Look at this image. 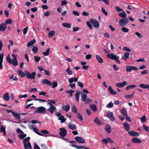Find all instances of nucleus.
I'll return each instance as SVG.
<instances>
[{"label": "nucleus", "instance_id": "nucleus-16", "mask_svg": "<svg viewBox=\"0 0 149 149\" xmlns=\"http://www.w3.org/2000/svg\"><path fill=\"white\" fill-rule=\"evenodd\" d=\"M12 114L17 120L19 121L20 120L21 117L19 114L16 113L15 112H13Z\"/></svg>", "mask_w": 149, "mask_h": 149}, {"label": "nucleus", "instance_id": "nucleus-32", "mask_svg": "<svg viewBox=\"0 0 149 149\" xmlns=\"http://www.w3.org/2000/svg\"><path fill=\"white\" fill-rule=\"evenodd\" d=\"M58 119L61 120V122L62 123L65 122L66 120V119L64 118L63 116H61L59 117Z\"/></svg>", "mask_w": 149, "mask_h": 149}, {"label": "nucleus", "instance_id": "nucleus-57", "mask_svg": "<svg viewBox=\"0 0 149 149\" xmlns=\"http://www.w3.org/2000/svg\"><path fill=\"white\" fill-rule=\"evenodd\" d=\"M134 94V93H133L132 94L130 95H127L125 96V97L127 99H129L132 97Z\"/></svg>", "mask_w": 149, "mask_h": 149}, {"label": "nucleus", "instance_id": "nucleus-12", "mask_svg": "<svg viewBox=\"0 0 149 149\" xmlns=\"http://www.w3.org/2000/svg\"><path fill=\"white\" fill-rule=\"evenodd\" d=\"M127 84V82L123 81L121 83H118L116 84V86L118 88H122L126 86Z\"/></svg>", "mask_w": 149, "mask_h": 149}, {"label": "nucleus", "instance_id": "nucleus-59", "mask_svg": "<svg viewBox=\"0 0 149 149\" xmlns=\"http://www.w3.org/2000/svg\"><path fill=\"white\" fill-rule=\"evenodd\" d=\"M77 117L78 119L80 120L81 121L83 120V118L82 115L79 113L77 114Z\"/></svg>", "mask_w": 149, "mask_h": 149}, {"label": "nucleus", "instance_id": "nucleus-36", "mask_svg": "<svg viewBox=\"0 0 149 149\" xmlns=\"http://www.w3.org/2000/svg\"><path fill=\"white\" fill-rule=\"evenodd\" d=\"M137 86L135 85H131L127 86L126 87V90H128L130 89H133L136 87Z\"/></svg>", "mask_w": 149, "mask_h": 149}, {"label": "nucleus", "instance_id": "nucleus-34", "mask_svg": "<svg viewBox=\"0 0 149 149\" xmlns=\"http://www.w3.org/2000/svg\"><path fill=\"white\" fill-rule=\"evenodd\" d=\"M17 73L22 77H24L26 76L25 72L24 73L21 70H19Z\"/></svg>", "mask_w": 149, "mask_h": 149}, {"label": "nucleus", "instance_id": "nucleus-19", "mask_svg": "<svg viewBox=\"0 0 149 149\" xmlns=\"http://www.w3.org/2000/svg\"><path fill=\"white\" fill-rule=\"evenodd\" d=\"M96 58L97 62L100 63H103V60L98 55H97L96 56Z\"/></svg>", "mask_w": 149, "mask_h": 149}, {"label": "nucleus", "instance_id": "nucleus-24", "mask_svg": "<svg viewBox=\"0 0 149 149\" xmlns=\"http://www.w3.org/2000/svg\"><path fill=\"white\" fill-rule=\"evenodd\" d=\"M123 125L126 131H128L130 130V126L129 124L127 123H123Z\"/></svg>", "mask_w": 149, "mask_h": 149}, {"label": "nucleus", "instance_id": "nucleus-46", "mask_svg": "<svg viewBox=\"0 0 149 149\" xmlns=\"http://www.w3.org/2000/svg\"><path fill=\"white\" fill-rule=\"evenodd\" d=\"M13 23L11 19H7L5 22V24H12Z\"/></svg>", "mask_w": 149, "mask_h": 149}, {"label": "nucleus", "instance_id": "nucleus-30", "mask_svg": "<svg viewBox=\"0 0 149 149\" xmlns=\"http://www.w3.org/2000/svg\"><path fill=\"white\" fill-rule=\"evenodd\" d=\"M139 86L141 88H148L149 90V85L146 84H140Z\"/></svg>", "mask_w": 149, "mask_h": 149}, {"label": "nucleus", "instance_id": "nucleus-5", "mask_svg": "<svg viewBox=\"0 0 149 149\" xmlns=\"http://www.w3.org/2000/svg\"><path fill=\"white\" fill-rule=\"evenodd\" d=\"M102 142L104 144L107 145L108 143H113V141L110 138H107L106 139H102Z\"/></svg>", "mask_w": 149, "mask_h": 149}, {"label": "nucleus", "instance_id": "nucleus-20", "mask_svg": "<svg viewBox=\"0 0 149 149\" xmlns=\"http://www.w3.org/2000/svg\"><path fill=\"white\" fill-rule=\"evenodd\" d=\"M47 110L51 114H52L54 111H56V108L55 107H50Z\"/></svg>", "mask_w": 149, "mask_h": 149}, {"label": "nucleus", "instance_id": "nucleus-25", "mask_svg": "<svg viewBox=\"0 0 149 149\" xmlns=\"http://www.w3.org/2000/svg\"><path fill=\"white\" fill-rule=\"evenodd\" d=\"M67 126L69 129L72 130H74L76 128V125L71 123L68 124Z\"/></svg>", "mask_w": 149, "mask_h": 149}, {"label": "nucleus", "instance_id": "nucleus-7", "mask_svg": "<svg viewBox=\"0 0 149 149\" xmlns=\"http://www.w3.org/2000/svg\"><path fill=\"white\" fill-rule=\"evenodd\" d=\"M46 109L43 107H40L37 108V110L35 111V113H44L45 112Z\"/></svg>", "mask_w": 149, "mask_h": 149}, {"label": "nucleus", "instance_id": "nucleus-49", "mask_svg": "<svg viewBox=\"0 0 149 149\" xmlns=\"http://www.w3.org/2000/svg\"><path fill=\"white\" fill-rule=\"evenodd\" d=\"M66 72L68 75H71L73 74L72 71L70 70L69 68H68L67 69Z\"/></svg>", "mask_w": 149, "mask_h": 149}, {"label": "nucleus", "instance_id": "nucleus-8", "mask_svg": "<svg viewBox=\"0 0 149 149\" xmlns=\"http://www.w3.org/2000/svg\"><path fill=\"white\" fill-rule=\"evenodd\" d=\"M60 132L59 134L62 137H65L67 133L66 130L63 128H60Z\"/></svg>", "mask_w": 149, "mask_h": 149}, {"label": "nucleus", "instance_id": "nucleus-60", "mask_svg": "<svg viewBox=\"0 0 149 149\" xmlns=\"http://www.w3.org/2000/svg\"><path fill=\"white\" fill-rule=\"evenodd\" d=\"M6 60L10 64L12 63V61L9 55L7 57Z\"/></svg>", "mask_w": 149, "mask_h": 149}, {"label": "nucleus", "instance_id": "nucleus-48", "mask_svg": "<svg viewBox=\"0 0 149 149\" xmlns=\"http://www.w3.org/2000/svg\"><path fill=\"white\" fill-rule=\"evenodd\" d=\"M14 65L16 66L18 65V62L17 60V59H12V63Z\"/></svg>", "mask_w": 149, "mask_h": 149}, {"label": "nucleus", "instance_id": "nucleus-13", "mask_svg": "<svg viewBox=\"0 0 149 149\" xmlns=\"http://www.w3.org/2000/svg\"><path fill=\"white\" fill-rule=\"evenodd\" d=\"M3 53L1 54L0 52V68L1 70L3 69L2 63H3Z\"/></svg>", "mask_w": 149, "mask_h": 149}, {"label": "nucleus", "instance_id": "nucleus-56", "mask_svg": "<svg viewBox=\"0 0 149 149\" xmlns=\"http://www.w3.org/2000/svg\"><path fill=\"white\" fill-rule=\"evenodd\" d=\"M26 136V134H22L19 135V137L21 139H22L25 137Z\"/></svg>", "mask_w": 149, "mask_h": 149}, {"label": "nucleus", "instance_id": "nucleus-21", "mask_svg": "<svg viewBox=\"0 0 149 149\" xmlns=\"http://www.w3.org/2000/svg\"><path fill=\"white\" fill-rule=\"evenodd\" d=\"M108 90L110 93L112 95H115L117 94V93L114 91L112 89V87L111 86H109L108 87Z\"/></svg>", "mask_w": 149, "mask_h": 149}, {"label": "nucleus", "instance_id": "nucleus-42", "mask_svg": "<svg viewBox=\"0 0 149 149\" xmlns=\"http://www.w3.org/2000/svg\"><path fill=\"white\" fill-rule=\"evenodd\" d=\"M70 146L77 149H84L85 148L84 146H78L74 144L70 145Z\"/></svg>", "mask_w": 149, "mask_h": 149}, {"label": "nucleus", "instance_id": "nucleus-39", "mask_svg": "<svg viewBox=\"0 0 149 149\" xmlns=\"http://www.w3.org/2000/svg\"><path fill=\"white\" fill-rule=\"evenodd\" d=\"M65 92L66 93L70 94V97H72V94L74 92V91L73 90H66Z\"/></svg>", "mask_w": 149, "mask_h": 149}, {"label": "nucleus", "instance_id": "nucleus-26", "mask_svg": "<svg viewBox=\"0 0 149 149\" xmlns=\"http://www.w3.org/2000/svg\"><path fill=\"white\" fill-rule=\"evenodd\" d=\"M91 109L94 112H95L97 110V108L96 106L94 104H91L90 106Z\"/></svg>", "mask_w": 149, "mask_h": 149}, {"label": "nucleus", "instance_id": "nucleus-31", "mask_svg": "<svg viewBox=\"0 0 149 149\" xmlns=\"http://www.w3.org/2000/svg\"><path fill=\"white\" fill-rule=\"evenodd\" d=\"M78 79L76 77H72L70 78L68 80V81L70 83H72V82H76L77 81Z\"/></svg>", "mask_w": 149, "mask_h": 149}, {"label": "nucleus", "instance_id": "nucleus-2", "mask_svg": "<svg viewBox=\"0 0 149 149\" xmlns=\"http://www.w3.org/2000/svg\"><path fill=\"white\" fill-rule=\"evenodd\" d=\"M129 20L127 18L121 19L119 21L120 25L121 26H126Z\"/></svg>", "mask_w": 149, "mask_h": 149}, {"label": "nucleus", "instance_id": "nucleus-14", "mask_svg": "<svg viewBox=\"0 0 149 149\" xmlns=\"http://www.w3.org/2000/svg\"><path fill=\"white\" fill-rule=\"evenodd\" d=\"M118 56H117L116 55L114 54L113 53L108 54L107 55V57L108 58H110L111 59L113 60H115L117 57Z\"/></svg>", "mask_w": 149, "mask_h": 149}, {"label": "nucleus", "instance_id": "nucleus-9", "mask_svg": "<svg viewBox=\"0 0 149 149\" xmlns=\"http://www.w3.org/2000/svg\"><path fill=\"white\" fill-rule=\"evenodd\" d=\"M47 84L49 85L52 88H55L58 85L56 82L53 81L52 82L48 80H47Z\"/></svg>", "mask_w": 149, "mask_h": 149}, {"label": "nucleus", "instance_id": "nucleus-17", "mask_svg": "<svg viewBox=\"0 0 149 149\" xmlns=\"http://www.w3.org/2000/svg\"><path fill=\"white\" fill-rule=\"evenodd\" d=\"M7 28V26L5 23H2L0 24V30L4 31Z\"/></svg>", "mask_w": 149, "mask_h": 149}, {"label": "nucleus", "instance_id": "nucleus-35", "mask_svg": "<svg viewBox=\"0 0 149 149\" xmlns=\"http://www.w3.org/2000/svg\"><path fill=\"white\" fill-rule=\"evenodd\" d=\"M36 42V40L35 39H33L30 42H29L27 44L28 47H29L31 46L32 45Z\"/></svg>", "mask_w": 149, "mask_h": 149}, {"label": "nucleus", "instance_id": "nucleus-58", "mask_svg": "<svg viewBox=\"0 0 149 149\" xmlns=\"http://www.w3.org/2000/svg\"><path fill=\"white\" fill-rule=\"evenodd\" d=\"M85 104L90 103H91V99L86 98L84 101Z\"/></svg>", "mask_w": 149, "mask_h": 149}, {"label": "nucleus", "instance_id": "nucleus-40", "mask_svg": "<svg viewBox=\"0 0 149 149\" xmlns=\"http://www.w3.org/2000/svg\"><path fill=\"white\" fill-rule=\"evenodd\" d=\"M121 113L124 116H125L127 114V112L125 108H123L121 110Z\"/></svg>", "mask_w": 149, "mask_h": 149}, {"label": "nucleus", "instance_id": "nucleus-52", "mask_svg": "<svg viewBox=\"0 0 149 149\" xmlns=\"http://www.w3.org/2000/svg\"><path fill=\"white\" fill-rule=\"evenodd\" d=\"M141 122L142 123H144L146 120V117L145 116H142L141 119Z\"/></svg>", "mask_w": 149, "mask_h": 149}, {"label": "nucleus", "instance_id": "nucleus-18", "mask_svg": "<svg viewBox=\"0 0 149 149\" xmlns=\"http://www.w3.org/2000/svg\"><path fill=\"white\" fill-rule=\"evenodd\" d=\"M132 141L134 143H141L142 142L141 140L136 137L133 138L132 139Z\"/></svg>", "mask_w": 149, "mask_h": 149}, {"label": "nucleus", "instance_id": "nucleus-37", "mask_svg": "<svg viewBox=\"0 0 149 149\" xmlns=\"http://www.w3.org/2000/svg\"><path fill=\"white\" fill-rule=\"evenodd\" d=\"M129 55L130 54L129 53L126 52L125 53L124 56L122 57L123 59L126 60L129 58Z\"/></svg>", "mask_w": 149, "mask_h": 149}, {"label": "nucleus", "instance_id": "nucleus-63", "mask_svg": "<svg viewBox=\"0 0 149 149\" xmlns=\"http://www.w3.org/2000/svg\"><path fill=\"white\" fill-rule=\"evenodd\" d=\"M1 130L2 131L4 134L6 135V130L5 128L2 126L1 127V129L0 130V131Z\"/></svg>", "mask_w": 149, "mask_h": 149}, {"label": "nucleus", "instance_id": "nucleus-22", "mask_svg": "<svg viewBox=\"0 0 149 149\" xmlns=\"http://www.w3.org/2000/svg\"><path fill=\"white\" fill-rule=\"evenodd\" d=\"M62 25L64 27L69 29L71 27L72 24L67 23H64L62 24Z\"/></svg>", "mask_w": 149, "mask_h": 149}, {"label": "nucleus", "instance_id": "nucleus-29", "mask_svg": "<svg viewBox=\"0 0 149 149\" xmlns=\"http://www.w3.org/2000/svg\"><path fill=\"white\" fill-rule=\"evenodd\" d=\"M76 99L78 102H79L80 97V92L78 90H77L76 91L75 94Z\"/></svg>", "mask_w": 149, "mask_h": 149}, {"label": "nucleus", "instance_id": "nucleus-10", "mask_svg": "<svg viewBox=\"0 0 149 149\" xmlns=\"http://www.w3.org/2000/svg\"><path fill=\"white\" fill-rule=\"evenodd\" d=\"M74 139L77 142L81 143H84L85 141L83 138L80 136H76L74 138Z\"/></svg>", "mask_w": 149, "mask_h": 149}, {"label": "nucleus", "instance_id": "nucleus-44", "mask_svg": "<svg viewBox=\"0 0 149 149\" xmlns=\"http://www.w3.org/2000/svg\"><path fill=\"white\" fill-rule=\"evenodd\" d=\"M55 33L56 32L55 31H52L49 32L48 33V36L50 37H52L55 35Z\"/></svg>", "mask_w": 149, "mask_h": 149}, {"label": "nucleus", "instance_id": "nucleus-45", "mask_svg": "<svg viewBox=\"0 0 149 149\" xmlns=\"http://www.w3.org/2000/svg\"><path fill=\"white\" fill-rule=\"evenodd\" d=\"M94 122L95 123L98 125H100L102 124V123L97 118H95V120H94Z\"/></svg>", "mask_w": 149, "mask_h": 149}, {"label": "nucleus", "instance_id": "nucleus-28", "mask_svg": "<svg viewBox=\"0 0 149 149\" xmlns=\"http://www.w3.org/2000/svg\"><path fill=\"white\" fill-rule=\"evenodd\" d=\"M70 108V105L69 104L67 105H64L62 107L63 110H65L66 112H68Z\"/></svg>", "mask_w": 149, "mask_h": 149}, {"label": "nucleus", "instance_id": "nucleus-53", "mask_svg": "<svg viewBox=\"0 0 149 149\" xmlns=\"http://www.w3.org/2000/svg\"><path fill=\"white\" fill-rule=\"evenodd\" d=\"M135 35H136L139 38H142L143 36L141 34L139 33L136 32L135 33Z\"/></svg>", "mask_w": 149, "mask_h": 149}, {"label": "nucleus", "instance_id": "nucleus-54", "mask_svg": "<svg viewBox=\"0 0 149 149\" xmlns=\"http://www.w3.org/2000/svg\"><path fill=\"white\" fill-rule=\"evenodd\" d=\"M28 27H26L23 29V33L24 35H25L28 31Z\"/></svg>", "mask_w": 149, "mask_h": 149}, {"label": "nucleus", "instance_id": "nucleus-47", "mask_svg": "<svg viewBox=\"0 0 149 149\" xmlns=\"http://www.w3.org/2000/svg\"><path fill=\"white\" fill-rule=\"evenodd\" d=\"M121 30L123 32L125 33L128 32L129 31L128 29L124 27H122Z\"/></svg>", "mask_w": 149, "mask_h": 149}, {"label": "nucleus", "instance_id": "nucleus-6", "mask_svg": "<svg viewBox=\"0 0 149 149\" xmlns=\"http://www.w3.org/2000/svg\"><path fill=\"white\" fill-rule=\"evenodd\" d=\"M138 68L135 66H132L127 65L126 66V70L127 72H131L132 70H137Z\"/></svg>", "mask_w": 149, "mask_h": 149}, {"label": "nucleus", "instance_id": "nucleus-23", "mask_svg": "<svg viewBox=\"0 0 149 149\" xmlns=\"http://www.w3.org/2000/svg\"><path fill=\"white\" fill-rule=\"evenodd\" d=\"M122 13H120L118 14V15L121 17L123 18V19L126 18L127 17V14L125 13V12L123 10Z\"/></svg>", "mask_w": 149, "mask_h": 149}, {"label": "nucleus", "instance_id": "nucleus-38", "mask_svg": "<svg viewBox=\"0 0 149 149\" xmlns=\"http://www.w3.org/2000/svg\"><path fill=\"white\" fill-rule=\"evenodd\" d=\"M33 131L38 135L42 136L43 135L42 134L38 132V130L37 127H33Z\"/></svg>", "mask_w": 149, "mask_h": 149}, {"label": "nucleus", "instance_id": "nucleus-41", "mask_svg": "<svg viewBox=\"0 0 149 149\" xmlns=\"http://www.w3.org/2000/svg\"><path fill=\"white\" fill-rule=\"evenodd\" d=\"M87 95L84 93H82L81 95V100L82 101H84L86 98Z\"/></svg>", "mask_w": 149, "mask_h": 149}, {"label": "nucleus", "instance_id": "nucleus-15", "mask_svg": "<svg viewBox=\"0 0 149 149\" xmlns=\"http://www.w3.org/2000/svg\"><path fill=\"white\" fill-rule=\"evenodd\" d=\"M128 134L130 135L133 136H138L139 135V134L138 132L132 131H129Z\"/></svg>", "mask_w": 149, "mask_h": 149}, {"label": "nucleus", "instance_id": "nucleus-55", "mask_svg": "<svg viewBox=\"0 0 149 149\" xmlns=\"http://www.w3.org/2000/svg\"><path fill=\"white\" fill-rule=\"evenodd\" d=\"M34 58L35 61L36 62H39L40 59V57L38 56H34Z\"/></svg>", "mask_w": 149, "mask_h": 149}, {"label": "nucleus", "instance_id": "nucleus-27", "mask_svg": "<svg viewBox=\"0 0 149 149\" xmlns=\"http://www.w3.org/2000/svg\"><path fill=\"white\" fill-rule=\"evenodd\" d=\"M3 97L4 100L6 101H8L9 99L8 93H7L4 94L3 96Z\"/></svg>", "mask_w": 149, "mask_h": 149}, {"label": "nucleus", "instance_id": "nucleus-61", "mask_svg": "<svg viewBox=\"0 0 149 149\" xmlns=\"http://www.w3.org/2000/svg\"><path fill=\"white\" fill-rule=\"evenodd\" d=\"M37 88H30L29 90V92H36L37 91Z\"/></svg>", "mask_w": 149, "mask_h": 149}, {"label": "nucleus", "instance_id": "nucleus-50", "mask_svg": "<svg viewBox=\"0 0 149 149\" xmlns=\"http://www.w3.org/2000/svg\"><path fill=\"white\" fill-rule=\"evenodd\" d=\"M72 111L74 113H77V110L76 107L74 106L72 107Z\"/></svg>", "mask_w": 149, "mask_h": 149}, {"label": "nucleus", "instance_id": "nucleus-43", "mask_svg": "<svg viewBox=\"0 0 149 149\" xmlns=\"http://www.w3.org/2000/svg\"><path fill=\"white\" fill-rule=\"evenodd\" d=\"M38 48L37 47H33L32 49V51L34 54L37 53L38 52Z\"/></svg>", "mask_w": 149, "mask_h": 149}, {"label": "nucleus", "instance_id": "nucleus-4", "mask_svg": "<svg viewBox=\"0 0 149 149\" xmlns=\"http://www.w3.org/2000/svg\"><path fill=\"white\" fill-rule=\"evenodd\" d=\"M30 138L29 137H27L25 138L23 140V144L24 146L25 145L24 144H26V145H28L30 149H32L30 142H29L27 143H26V142L29 141L30 140Z\"/></svg>", "mask_w": 149, "mask_h": 149}, {"label": "nucleus", "instance_id": "nucleus-3", "mask_svg": "<svg viewBox=\"0 0 149 149\" xmlns=\"http://www.w3.org/2000/svg\"><path fill=\"white\" fill-rule=\"evenodd\" d=\"M90 22L93 26L96 28L99 27V22L94 19H92L90 20Z\"/></svg>", "mask_w": 149, "mask_h": 149}, {"label": "nucleus", "instance_id": "nucleus-51", "mask_svg": "<svg viewBox=\"0 0 149 149\" xmlns=\"http://www.w3.org/2000/svg\"><path fill=\"white\" fill-rule=\"evenodd\" d=\"M90 22L89 21H87L86 22V24L88 26V27L91 30L93 29V27L90 23Z\"/></svg>", "mask_w": 149, "mask_h": 149}, {"label": "nucleus", "instance_id": "nucleus-64", "mask_svg": "<svg viewBox=\"0 0 149 149\" xmlns=\"http://www.w3.org/2000/svg\"><path fill=\"white\" fill-rule=\"evenodd\" d=\"M113 107V104L112 102H110L107 105L106 107L108 108H110Z\"/></svg>", "mask_w": 149, "mask_h": 149}, {"label": "nucleus", "instance_id": "nucleus-1", "mask_svg": "<svg viewBox=\"0 0 149 149\" xmlns=\"http://www.w3.org/2000/svg\"><path fill=\"white\" fill-rule=\"evenodd\" d=\"M25 72L26 76L27 78L31 79H34L36 75L35 72H33L31 73L28 71H25Z\"/></svg>", "mask_w": 149, "mask_h": 149}, {"label": "nucleus", "instance_id": "nucleus-11", "mask_svg": "<svg viewBox=\"0 0 149 149\" xmlns=\"http://www.w3.org/2000/svg\"><path fill=\"white\" fill-rule=\"evenodd\" d=\"M107 113V117H109L110 119L112 121H114L115 120V119L113 116V114L112 112L108 111Z\"/></svg>", "mask_w": 149, "mask_h": 149}, {"label": "nucleus", "instance_id": "nucleus-62", "mask_svg": "<svg viewBox=\"0 0 149 149\" xmlns=\"http://www.w3.org/2000/svg\"><path fill=\"white\" fill-rule=\"evenodd\" d=\"M102 13L106 15L107 16L108 15L107 12L105 10V9L102 8Z\"/></svg>", "mask_w": 149, "mask_h": 149}, {"label": "nucleus", "instance_id": "nucleus-33", "mask_svg": "<svg viewBox=\"0 0 149 149\" xmlns=\"http://www.w3.org/2000/svg\"><path fill=\"white\" fill-rule=\"evenodd\" d=\"M105 131L108 133H109L111 132V127L109 125H107L105 128Z\"/></svg>", "mask_w": 149, "mask_h": 149}]
</instances>
